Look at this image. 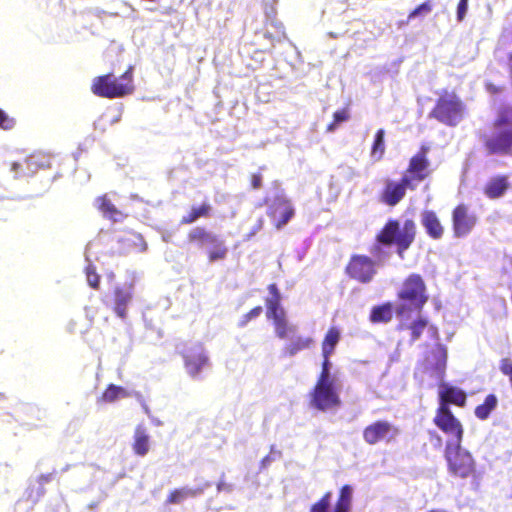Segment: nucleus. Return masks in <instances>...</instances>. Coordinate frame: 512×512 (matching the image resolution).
I'll list each match as a JSON object with an SVG mask.
<instances>
[{
	"mask_svg": "<svg viewBox=\"0 0 512 512\" xmlns=\"http://www.w3.org/2000/svg\"><path fill=\"white\" fill-rule=\"evenodd\" d=\"M417 226L413 219H406L401 225L397 219H388L376 235V243L371 247L373 255H379L381 246H396L398 256L403 259L404 253L415 241Z\"/></svg>",
	"mask_w": 512,
	"mask_h": 512,
	"instance_id": "1",
	"label": "nucleus"
},
{
	"mask_svg": "<svg viewBox=\"0 0 512 512\" xmlns=\"http://www.w3.org/2000/svg\"><path fill=\"white\" fill-rule=\"evenodd\" d=\"M398 304L395 314L399 318H409L412 313H420L429 300L427 286L420 274H409L397 291Z\"/></svg>",
	"mask_w": 512,
	"mask_h": 512,
	"instance_id": "2",
	"label": "nucleus"
},
{
	"mask_svg": "<svg viewBox=\"0 0 512 512\" xmlns=\"http://www.w3.org/2000/svg\"><path fill=\"white\" fill-rule=\"evenodd\" d=\"M495 133L483 135V147L488 155L512 156V106L504 105L492 122Z\"/></svg>",
	"mask_w": 512,
	"mask_h": 512,
	"instance_id": "3",
	"label": "nucleus"
},
{
	"mask_svg": "<svg viewBox=\"0 0 512 512\" xmlns=\"http://www.w3.org/2000/svg\"><path fill=\"white\" fill-rule=\"evenodd\" d=\"M134 68L130 65L119 77L113 73L96 76L92 80L91 92L101 98L116 99L134 92Z\"/></svg>",
	"mask_w": 512,
	"mask_h": 512,
	"instance_id": "4",
	"label": "nucleus"
},
{
	"mask_svg": "<svg viewBox=\"0 0 512 512\" xmlns=\"http://www.w3.org/2000/svg\"><path fill=\"white\" fill-rule=\"evenodd\" d=\"M464 114L465 104L454 91L448 90L441 91L430 111V117L449 127L458 125Z\"/></svg>",
	"mask_w": 512,
	"mask_h": 512,
	"instance_id": "5",
	"label": "nucleus"
},
{
	"mask_svg": "<svg viewBox=\"0 0 512 512\" xmlns=\"http://www.w3.org/2000/svg\"><path fill=\"white\" fill-rule=\"evenodd\" d=\"M444 457L449 473L460 479L475 478L476 462L472 454L462 448L461 444L446 443Z\"/></svg>",
	"mask_w": 512,
	"mask_h": 512,
	"instance_id": "6",
	"label": "nucleus"
},
{
	"mask_svg": "<svg viewBox=\"0 0 512 512\" xmlns=\"http://www.w3.org/2000/svg\"><path fill=\"white\" fill-rule=\"evenodd\" d=\"M187 241L199 248L207 247V260L209 263L225 260L228 247L218 235L208 231L203 226L192 228L187 234Z\"/></svg>",
	"mask_w": 512,
	"mask_h": 512,
	"instance_id": "7",
	"label": "nucleus"
},
{
	"mask_svg": "<svg viewBox=\"0 0 512 512\" xmlns=\"http://www.w3.org/2000/svg\"><path fill=\"white\" fill-rule=\"evenodd\" d=\"M267 290L270 296L265 299L266 316L273 321L276 335L280 339H285L289 333L294 332V327L290 326L287 321L286 312L281 305L282 296L278 286L271 283Z\"/></svg>",
	"mask_w": 512,
	"mask_h": 512,
	"instance_id": "8",
	"label": "nucleus"
},
{
	"mask_svg": "<svg viewBox=\"0 0 512 512\" xmlns=\"http://www.w3.org/2000/svg\"><path fill=\"white\" fill-rule=\"evenodd\" d=\"M430 150L429 145L421 144L418 151L408 161L403 176L415 189L418 184L430 178L433 173L432 164L429 159Z\"/></svg>",
	"mask_w": 512,
	"mask_h": 512,
	"instance_id": "9",
	"label": "nucleus"
},
{
	"mask_svg": "<svg viewBox=\"0 0 512 512\" xmlns=\"http://www.w3.org/2000/svg\"><path fill=\"white\" fill-rule=\"evenodd\" d=\"M310 405L319 410H333L341 405L339 393L333 381H316L310 392Z\"/></svg>",
	"mask_w": 512,
	"mask_h": 512,
	"instance_id": "10",
	"label": "nucleus"
},
{
	"mask_svg": "<svg viewBox=\"0 0 512 512\" xmlns=\"http://www.w3.org/2000/svg\"><path fill=\"white\" fill-rule=\"evenodd\" d=\"M345 273L359 283H370L377 274L376 262L367 255L353 254L345 266Z\"/></svg>",
	"mask_w": 512,
	"mask_h": 512,
	"instance_id": "11",
	"label": "nucleus"
},
{
	"mask_svg": "<svg viewBox=\"0 0 512 512\" xmlns=\"http://www.w3.org/2000/svg\"><path fill=\"white\" fill-rule=\"evenodd\" d=\"M400 434L398 426L388 420H376L367 425L362 432L364 441L369 445H375L380 442L386 444L397 439Z\"/></svg>",
	"mask_w": 512,
	"mask_h": 512,
	"instance_id": "12",
	"label": "nucleus"
},
{
	"mask_svg": "<svg viewBox=\"0 0 512 512\" xmlns=\"http://www.w3.org/2000/svg\"><path fill=\"white\" fill-rule=\"evenodd\" d=\"M433 423L449 438L447 443L462 444L464 428L452 411L436 409Z\"/></svg>",
	"mask_w": 512,
	"mask_h": 512,
	"instance_id": "13",
	"label": "nucleus"
},
{
	"mask_svg": "<svg viewBox=\"0 0 512 512\" xmlns=\"http://www.w3.org/2000/svg\"><path fill=\"white\" fill-rule=\"evenodd\" d=\"M408 189L415 190L403 175L398 181L386 179L379 194V200L389 207H394L405 198Z\"/></svg>",
	"mask_w": 512,
	"mask_h": 512,
	"instance_id": "14",
	"label": "nucleus"
},
{
	"mask_svg": "<svg viewBox=\"0 0 512 512\" xmlns=\"http://www.w3.org/2000/svg\"><path fill=\"white\" fill-rule=\"evenodd\" d=\"M181 356L187 373L193 378L197 377L204 368L209 366V357L200 343L184 348Z\"/></svg>",
	"mask_w": 512,
	"mask_h": 512,
	"instance_id": "15",
	"label": "nucleus"
},
{
	"mask_svg": "<svg viewBox=\"0 0 512 512\" xmlns=\"http://www.w3.org/2000/svg\"><path fill=\"white\" fill-rule=\"evenodd\" d=\"M451 220L454 237L462 238L472 232L477 216L470 212L468 205L460 203L452 210Z\"/></svg>",
	"mask_w": 512,
	"mask_h": 512,
	"instance_id": "16",
	"label": "nucleus"
},
{
	"mask_svg": "<svg viewBox=\"0 0 512 512\" xmlns=\"http://www.w3.org/2000/svg\"><path fill=\"white\" fill-rule=\"evenodd\" d=\"M295 210L290 200L284 197H277L268 209V216L274 221L277 229L285 226L294 216Z\"/></svg>",
	"mask_w": 512,
	"mask_h": 512,
	"instance_id": "17",
	"label": "nucleus"
},
{
	"mask_svg": "<svg viewBox=\"0 0 512 512\" xmlns=\"http://www.w3.org/2000/svg\"><path fill=\"white\" fill-rule=\"evenodd\" d=\"M439 406L437 409L451 411L449 405L464 407L467 402L466 393L455 386L449 384H442L438 392Z\"/></svg>",
	"mask_w": 512,
	"mask_h": 512,
	"instance_id": "18",
	"label": "nucleus"
},
{
	"mask_svg": "<svg viewBox=\"0 0 512 512\" xmlns=\"http://www.w3.org/2000/svg\"><path fill=\"white\" fill-rule=\"evenodd\" d=\"M50 167V158L47 154L44 153H33L21 162H14L12 164V169L19 173L20 176L26 175L25 170L34 173L38 169L48 168Z\"/></svg>",
	"mask_w": 512,
	"mask_h": 512,
	"instance_id": "19",
	"label": "nucleus"
},
{
	"mask_svg": "<svg viewBox=\"0 0 512 512\" xmlns=\"http://www.w3.org/2000/svg\"><path fill=\"white\" fill-rule=\"evenodd\" d=\"M420 217L421 225L427 236L432 240H440L445 233V228L437 213L434 210L425 209L421 212Z\"/></svg>",
	"mask_w": 512,
	"mask_h": 512,
	"instance_id": "20",
	"label": "nucleus"
},
{
	"mask_svg": "<svg viewBox=\"0 0 512 512\" xmlns=\"http://www.w3.org/2000/svg\"><path fill=\"white\" fill-rule=\"evenodd\" d=\"M114 312L121 319H125L127 315V307L133 298V284L123 287H116L113 291Z\"/></svg>",
	"mask_w": 512,
	"mask_h": 512,
	"instance_id": "21",
	"label": "nucleus"
},
{
	"mask_svg": "<svg viewBox=\"0 0 512 512\" xmlns=\"http://www.w3.org/2000/svg\"><path fill=\"white\" fill-rule=\"evenodd\" d=\"M509 188V177L507 175H496L487 181L483 192L489 199H497L502 197Z\"/></svg>",
	"mask_w": 512,
	"mask_h": 512,
	"instance_id": "22",
	"label": "nucleus"
},
{
	"mask_svg": "<svg viewBox=\"0 0 512 512\" xmlns=\"http://www.w3.org/2000/svg\"><path fill=\"white\" fill-rule=\"evenodd\" d=\"M95 206L103 217L113 222H118L125 218V215L117 209L107 193L100 195L95 199Z\"/></svg>",
	"mask_w": 512,
	"mask_h": 512,
	"instance_id": "23",
	"label": "nucleus"
},
{
	"mask_svg": "<svg viewBox=\"0 0 512 512\" xmlns=\"http://www.w3.org/2000/svg\"><path fill=\"white\" fill-rule=\"evenodd\" d=\"M212 206L209 202L204 201L198 206H192L191 209L182 216L180 223L182 225H190L200 218H209L212 215Z\"/></svg>",
	"mask_w": 512,
	"mask_h": 512,
	"instance_id": "24",
	"label": "nucleus"
},
{
	"mask_svg": "<svg viewBox=\"0 0 512 512\" xmlns=\"http://www.w3.org/2000/svg\"><path fill=\"white\" fill-rule=\"evenodd\" d=\"M210 484L206 483L202 488L190 489V488H176L169 492L166 498V504L175 505L180 504L189 497H196L203 493L204 489L209 487Z\"/></svg>",
	"mask_w": 512,
	"mask_h": 512,
	"instance_id": "25",
	"label": "nucleus"
},
{
	"mask_svg": "<svg viewBox=\"0 0 512 512\" xmlns=\"http://www.w3.org/2000/svg\"><path fill=\"white\" fill-rule=\"evenodd\" d=\"M395 310L391 302H385L373 306L369 314V320L372 323H388L393 319Z\"/></svg>",
	"mask_w": 512,
	"mask_h": 512,
	"instance_id": "26",
	"label": "nucleus"
},
{
	"mask_svg": "<svg viewBox=\"0 0 512 512\" xmlns=\"http://www.w3.org/2000/svg\"><path fill=\"white\" fill-rule=\"evenodd\" d=\"M354 489L351 485L345 484L339 489L336 503L332 512H351Z\"/></svg>",
	"mask_w": 512,
	"mask_h": 512,
	"instance_id": "27",
	"label": "nucleus"
},
{
	"mask_svg": "<svg viewBox=\"0 0 512 512\" xmlns=\"http://www.w3.org/2000/svg\"><path fill=\"white\" fill-rule=\"evenodd\" d=\"M132 448L134 453L138 456H145L149 452L150 437L144 427H136Z\"/></svg>",
	"mask_w": 512,
	"mask_h": 512,
	"instance_id": "28",
	"label": "nucleus"
},
{
	"mask_svg": "<svg viewBox=\"0 0 512 512\" xmlns=\"http://www.w3.org/2000/svg\"><path fill=\"white\" fill-rule=\"evenodd\" d=\"M340 339L341 332L339 328H337L336 326H331L326 332L321 343L322 356L330 357V355L334 352L335 347L340 341Z\"/></svg>",
	"mask_w": 512,
	"mask_h": 512,
	"instance_id": "29",
	"label": "nucleus"
},
{
	"mask_svg": "<svg viewBox=\"0 0 512 512\" xmlns=\"http://www.w3.org/2000/svg\"><path fill=\"white\" fill-rule=\"evenodd\" d=\"M130 395V392L125 388L115 384H109L97 399V402L101 404L112 403L118 399L127 398Z\"/></svg>",
	"mask_w": 512,
	"mask_h": 512,
	"instance_id": "30",
	"label": "nucleus"
},
{
	"mask_svg": "<svg viewBox=\"0 0 512 512\" xmlns=\"http://www.w3.org/2000/svg\"><path fill=\"white\" fill-rule=\"evenodd\" d=\"M498 405V398L494 394H488L483 403L477 405L474 410L475 416L479 420H486L489 418L492 411L496 409Z\"/></svg>",
	"mask_w": 512,
	"mask_h": 512,
	"instance_id": "31",
	"label": "nucleus"
},
{
	"mask_svg": "<svg viewBox=\"0 0 512 512\" xmlns=\"http://www.w3.org/2000/svg\"><path fill=\"white\" fill-rule=\"evenodd\" d=\"M432 358V369L437 376H443L447 364V349L443 345H438L432 351Z\"/></svg>",
	"mask_w": 512,
	"mask_h": 512,
	"instance_id": "32",
	"label": "nucleus"
},
{
	"mask_svg": "<svg viewBox=\"0 0 512 512\" xmlns=\"http://www.w3.org/2000/svg\"><path fill=\"white\" fill-rule=\"evenodd\" d=\"M385 130L380 128L376 131L374 141L371 146L370 155L374 161H380L385 154Z\"/></svg>",
	"mask_w": 512,
	"mask_h": 512,
	"instance_id": "33",
	"label": "nucleus"
},
{
	"mask_svg": "<svg viewBox=\"0 0 512 512\" xmlns=\"http://www.w3.org/2000/svg\"><path fill=\"white\" fill-rule=\"evenodd\" d=\"M429 325V321L427 318L419 316L414 319L409 325L408 329L410 330V341H417L423 334L424 330Z\"/></svg>",
	"mask_w": 512,
	"mask_h": 512,
	"instance_id": "34",
	"label": "nucleus"
},
{
	"mask_svg": "<svg viewBox=\"0 0 512 512\" xmlns=\"http://www.w3.org/2000/svg\"><path fill=\"white\" fill-rule=\"evenodd\" d=\"M313 342V339L310 337H298L285 346V352L288 355L293 356L299 351L309 348L313 344Z\"/></svg>",
	"mask_w": 512,
	"mask_h": 512,
	"instance_id": "35",
	"label": "nucleus"
},
{
	"mask_svg": "<svg viewBox=\"0 0 512 512\" xmlns=\"http://www.w3.org/2000/svg\"><path fill=\"white\" fill-rule=\"evenodd\" d=\"M25 415L28 419L27 424L31 425L34 428H38L40 426L39 423H42L46 417L45 412L37 406H30L26 409Z\"/></svg>",
	"mask_w": 512,
	"mask_h": 512,
	"instance_id": "36",
	"label": "nucleus"
},
{
	"mask_svg": "<svg viewBox=\"0 0 512 512\" xmlns=\"http://www.w3.org/2000/svg\"><path fill=\"white\" fill-rule=\"evenodd\" d=\"M350 119V109L346 106L340 110H337L333 114L332 122L327 126L328 132H333L341 123L346 122Z\"/></svg>",
	"mask_w": 512,
	"mask_h": 512,
	"instance_id": "37",
	"label": "nucleus"
},
{
	"mask_svg": "<svg viewBox=\"0 0 512 512\" xmlns=\"http://www.w3.org/2000/svg\"><path fill=\"white\" fill-rule=\"evenodd\" d=\"M84 272L88 285L92 289L98 290L100 288L101 277L97 272L96 266L92 263H89L85 267Z\"/></svg>",
	"mask_w": 512,
	"mask_h": 512,
	"instance_id": "38",
	"label": "nucleus"
},
{
	"mask_svg": "<svg viewBox=\"0 0 512 512\" xmlns=\"http://www.w3.org/2000/svg\"><path fill=\"white\" fill-rule=\"evenodd\" d=\"M332 492L327 491L315 502L309 512H329L331 507Z\"/></svg>",
	"mask_w": 512,
	"mask_h": 512,
	"instance_id": "39",
	"label": "nucleus"
},
{
	"mask_svg": "<svg viewBox=\"0 0 512 512\" xmlns=\"http://www.w3.org/2000/svg\"><path fill=\"white\" fill-rule=\"evenodd\" d=\"M432 11V4L430 1L423 2L414 8L408 15V20H411L420 15H427Z\"/></svg>",
	"mask_w": 512,
	"mask_h": 512,
	"instance_id": "40",
	"label": "nucleus"
},
{
	"mask_svg": "<svg viewBox=\"0 0 512 512\" xmlns=\"http://www.w3.org/2000/svg\"><path fill=\"white\" fill-rule=\"evenodd\" d=\"M263 309L261 306H256L244 314L239 322L240 327L246 326L252 319H255L260 316Z\"/></svg>",
	"mask_w": 512,
	"mask_h": 512,
	"instance_id": "41",
	"label": "nucleus"
},
{
	"mask_svg": "<svg viewBox=\"0 0 512 512\" xmlns=\"http://www.w3.org/2000/svg\"><path fill=\"white\" fill-rule=\"evenodd\" d=\"M15 124V119L0 108V127L4 130H11L14 128Z\"/></svg>",
	"mask_w": 512,
	"mask_h": 512,
	"instance_id": "42",
	"label": "nucleus"
},
{
	"mask_svg": "<svg viewBox=\"0 0 512 512\" xmlns=\"http://www.w3.org/2000/svg\"><path fill=\"white\" fill-rule=\"evenodd\" d=\"M329 366H330L329 357H323L322 370L320 372V375L318 376L317 381H333L330 378Z\"/></svg>",
	"mask_w": 512,
	"mask_h": 512,
	"instance_id": "43",
	"label": "nucleus"
},
{
	"mask_svg": "<svg viewBox=\"0 0 512 512\" xmlns=\"http://www.w3.org/2000/svg\"><path fill=\"white\" fill-rule=\"evenodd\" d=\"M469 0H460L457 5V20L461 22L466 15Z\"/></svg>",
	"mask_w": 512,
	"mask_h": 512,
	"instance_id": "44",
	"label": "nucleus"
},
{
	"mask_svg": "<svg viewBox=\"0 0 512 512\" xmlns=\"http://www.w3.org/2000/svg\"><path fill=\"white\" fill-rule=\"evenodd\" d=\"M262 180H263V177H262L261 173L251 174L250 183H251L252 189H254V190L260 189L262 187Z\"/></svg>",
	"mask_w": 512,
	"mask_h": 512,
	"instance_id": "45",
	"label": "nucleus"
},
{
	"mask_svg": "<svg viewBox=\"0 0 512 512\" xmlns=\"http://www.w3.org/2000/svg\"><path fill=\"white\" fill-rule=\"evenodd\" d=\"M485 89L491 95H497L503 92L504 88L502 86H498L492 82L485 83Z\"/></svg>",
	"mask_w": 512,
	"mask_h": 512,
	"instance_id": "46",
	"label": "nucleus"
},
{
	"mask_svg": "<svg viewBox=\"0 0 512 512\" xmlns=\"http://www.w3.org/2000/svg\"><path fill=\"white\" fill-rule=\"evenodd\" d=\"M217 489L218 491H222V490H227V491H230V485L226 484L224 481H220L218 484H217Z\"/></svg>",
	"mask_w": 512,
	"mask_h": 512,
	"instance_id": "47",
	"label": "nucleus"
},
{
	"mask_svg": "<svg viewBox=\"0 0 512 512\" xmlns=\"http://www.w3.org/2000/svg\"><path fill=\"white\" fill-rule=\"evenodd\" d=\"M51 480V474L40 475L38 481L40 483L49 482Z\"/></svg>",
	"mask_w": 512,
	"mask_h": 512,
	"instance_id": "48",
	"label": "nucleus"
},
{
	"mask_svg": "<svg viewBox=\"0 0 512 512\" xmlns=\"http://www.w3.org/2000/svg\"><path fill=\"white\" fill-rule=\"evenodd\" d=\"M262 227H263V219H259L255 230H260Z\"/></svg>",
	"mask_w": 512,
	"mask_h": 512,
	"instance_id": "49",
	"label": "nucleus"
},
{
	"mask_svg": "<svg viewBox=\"0 0 512 512\" xmlns=\"http://www.w3.org/2000/svg\"><path fill=\"white\" fill-rule=\"evenodd\" d=\"M5 399V396L3 394L0 393V402H3Z\"/></svg>",
	"mask_w": 512,
	"mask_h": 512,
	"instance_id": "50",
	"label": "nucleus"
},
{
	"mask_svg": "<svg viewBox=\"0 0 512 512\" xmlns=\"http://www.w3.org/2000/svg\"><path fill=\"white\" fill-rule=\"evenodd\" d=\"M437 440H438V443H439V444H441L442 439H441V437H440V436H437Z\"/></svg>",
	"mask_w": 512,
	"mask_h": 512,
	"instance_id": "51",
	"label": "nucleus"
}]
</instances>
